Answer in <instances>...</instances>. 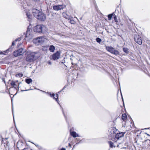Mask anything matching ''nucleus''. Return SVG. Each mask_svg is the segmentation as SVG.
<instances>
[{
    "label": "nucleus",
    "mask_w": 150,
    "mask_h": 150,
    "mask_svg": "<svg viewBox=\"0 0 150 150\" xmlns=\"http://www.w3.org/2000/svg\"><path fill=\"white\" fill-rule=\"evenodd\" d=\"M37 52H29L26 54L25 60L28 62H33L38 57V56H36Z\"/></svg>",
    "instance_id": "obj_1"
},
{
    "label": "nucleus",
    "mask_w": 150,
    "mask_h": 150,
    "mask_svg": "<svg viewBox=\"0 0 150 150\" xmlns=\"http://www.w3.org/2000/svg\"><path fill=\"white\" fill-rule=\"evenodd\" d=\"M33 30L35 32L43 33L46 31V28L44 25H38L34 27Z\"/></svg>",
    "instance_id": "obj_2"
},
{
    "label": "nucleus",
    "mask_w": 150,
    "mask_h": 150,
    "mask_svg": "<svg viewBox=\"0 0 150 150\" xmlns=\"http://www.w3.org/2000/svg\"><path fill=\"white\" fill-rule=\"evenodd\" d=\"M45 40V38L43 37L40 36L33 39V43L37 45H39L43 44Z\"/></svg>",
    "instance_id": "obj_3"
},
{
    "label": "nucleus",
    "mask_w": 150,
    "mask_h": 150,
    "mask_svg": "<svg viewBox=\"0 0 150 150\" xmlns=\"http://www.w3.org/2000/svg\"><path fill=\"white\" fill-rule=\"evenodd\" d=\"M33 36L34 35L32 31H31L30 29L28 28L25 36V40L28 41L29 40L32 39Z\"/></svg>",
    "instance_id": "obj_4"
},
{
    "label": "nucleus",
    "mask_w": 150,
    "mask_h": 150,
    "mask_svg": "<svg viewBox=\"0 0 150 150\" xmlns=\"http://www.w3.org/2000/svg\"><path fill=\"white\" fill-rule=\"evenodd\" d=\"M26 51L25 49L21 48L14 51L13 52V55L15 57H18L23 54Z\"/></svg>",
    "instance_id": "obj_5"
},
{
    "label": "nucleus",
    "mask_w": 150,
    "mask_h": 150,
    "mask_svg": "<svg viewBox=\"0 0 150 150\" xmlns=\"http://www.w3.org/2000/svg\"><path fill=\"white\" fill-rule=\"evenodd\" d=\"M106 49L108 51L115 55H117L120 54V52L118 50L115 49L111 47H106Z\"/></svg>",
    "instance_id": "obj_6"
},
{
    "label": "nucleus",
    "mask_w": 150,
    "mask_h": 150,
    "mask_svg": "<svg viewBox=\"0 0 150 150\" xmlns=\"http://www.w3.org/2000/svg\"><path fill=\"white\" fill-rule=\"evenodd\" d=\"M125 132H121L118 133H117L115 137V138H113V139H111L114 142H117V141H119V139H121L124 135Z\"/></svg>",
    "instance_id": "obj_7"
},
{
    "label": "nucleus",
    "mask_w": 150,
    "mask_h": 150,
    "mask_svg": "<svg viewBox=\"0 0 150 150\" xmlns=\"http://www.w3.org/2000/svg\"><path fill=\"white\" fill-rule=\"evenodd\" d=\"M134 39L135 42L139 45L142 44V40L141 37L137 34L135 35Z\"/></svg>",
    "instance_id": "obj_8"
},
{
    "label": "nucleus",
    "mask_w": 150,
    "mask_h": 150,
    "mask_svg": "<svg viewBox=\"0 0 150 150\" xmlns=\"http://www.w3.org/2000/svg\"><path fill=\"white\" fill-rule=\"evenodd\" d=\"M16 42L15 41H13L12 43V45L7 50H6L3 52H1L0 54H4L5 53H7L9 52V51H11L13 49V46L15 45V42Z\"/></svg>",
    "instance_id": "obj_9"
},
{
    "label": "nucleus",
    "mask_w": 150,
    "mask_h": 150,
    "mask_svg": "<svg viewBox=\"0 0 150 150\" xmlns=\"http://www.w3.org/2000/svg\"><path fill=\"white\" fill-rule=\"evenodd\" d=\"M66 6L64 5H58L54 6L53 8L54 10L58 11L64 8Z\"/></svg>",
    "instance_id": "obj_10"
},
{
    "label": "nucleus",
    "mask_w": 150,
    "mask_h": 150,
    "mask_svg": "<svg viewBox=\"0 0 150 150\" xmlns=\"http://www.w3.org/2000/svg\"><path fill=\"white\" fill-rule=\"evenodd\" d=\"M38 20L42 21H44L46 19V16L42 12H40L39 15L37 18Z\"/></svg>",
    "instance_id": "obj_11"
},
{
    "label": "nucleus",
    "mask_w": 150,
    "mask_h": 150,
    "mask_svg": "<svg viewBox=\"0 0 150 150\" xmlns=\"http://www.w3.org/2000/svg\"><path fill=\"white\" fill-rule=\"evenodd\" d=\"M41 12V11L36 9H33L32 10V13L34 16L36 18H37L38 16L39 15L40 12Z\"/></svg>",
    "instance_id": "obj_12"
},
{
    "label": "nucleus",
    "mask_w": 150,
    "mask_h": 150,
    "mask_svg": "<svg viewBox=\"0 0 150 150\" xmlns=\"http://www.w3.org/2000/svg\"><path fill=\"white\" fill-rule=\"evenodd\" d=\"M60 54L59 52L57 51L56 53L53 54L52 56V59L54 60H56L58 59L59 57Z\"/></svg>",
    "instance_id": "obj_13"
},
{
    "label": "nucleus",
    "mask_w": 150,
    "mask_h": 150,
    "mask_svg": "<svg viewBox=\"0 0 150 150\" xmlns=\"http://www.w3.org/2000/svg\"><path fill=\"white\" fill-rule=\"evenodd\" d=\"M23 143L21 142H18L17 143V147L19 150H23L25 148L22 147Z\"/></svg>",
    "instance_id": "obj_14"
},
{
    "label": "nucleus",
    "mask_w": 150,
    "mask_h": 150,
    "mask_svg": "<svg viewBox=\"0 0 150 150\" xmlns=\"http://www.w3.org/2000/svg\"><path fill=\"white\" fill-rule=\"evenodd\" d=\"M117 130L115 128H113L111 129L110 132V133L112 134V135H111V137H115L116 134L115 132L117 131Z\"/></svg>",
    "instance_id": "obj_15"
},
{
    "label": "nucleus",
    "mask_w": 150,
    "mask_h": 150,
    "mask_svg": "<svg viewBox=\"0 0 150 150\" xmlns=\"http://www.w3.org/2000/svg\"><path fill=\"white\" fill-rule=\"evenodd\" d=\"M50 97L53 98L57 102V99L58 98V94H57L56 95V97L57 98H55V94L54 93H50Z\"/></svg>",
    "instance_id": "obj_16"
},
{
    "label": "nucleus",
    "mask_w": 150,
    "mask_h": 150,
    "mask_svg": "<svg viewBox=\"0 0 150 150\" xmlns=\"http://www.w3.org/2000/svg\"><path fill=\"white\" fill-rule=\"evenodd\" d=\"M70 134L73 137L75 138L76 137H79V135L78 134H77L74 131L70 132Z\"/></svg>",
    "instance_id": "obj_17"
},
{
    "label": "nucleus",
    "mask_w": 150,
    "mask_h": 150,
    "mask_svg": "<svg viewBox=\"0 0 150 150\" xmlns=\"http://www.w3.org/2000/svg\"><path fill=\"white\" fill-rule=\"evenodd\" d=\"M55 49V47L53 45H51L49 46V50L51 52H54Z\"/></svg>",
    "instance_id": "obj_18"
},
{
    "label": "nucleus",
    "mask_w": 150,
    "mask_h": 150,
    "mask_svg": "<svg viewBox=\"0 0 150 150\" xmlns=\"http://www.w3.org/2000/svg\"><path fill=\"white\" fill-rule=\"evenodd\" d=\"M16 82L14 81H12L10 83L12 87L14 88L15 89H16V88L17 87V86L16 84Z\"/></svg>",
    "instance_id": "obj_19"
},
{
    "label": "nucleus",
    "mask_w": 150,
    "mask_h": 150,
    "mask_svg": "<svg viewBox=\"0 0 150 150\" xmlns=\"http://www.w3.org/2000/svg\"><path fill=\"white\" fill-rule=\"evenodd\" d=\"M32 79L30 78L26 79L25 80V82L28 84H29L32 82Z\"/></svg>",
    "instance_id": "obj_20"
},
{
    "label": "nucleus",
    "mask_w": 150,
    "mask_h": 150,
    "mask_svg": "<svg viewBox=\"0 0 150 150\" xmlns=\"http://www.w3.org/2000/svg\"><path fill=\"white\" fill-rule=\"evenodd\" d=\"M123 51L124 52L126 53V54H128L129 52V50L127 48H123Z\"/></svg>",
    "instance_id": "obj_21"
},
{
    "label": "nucleus",
    "mask_w": 150,
    "mask_h": 150,
    "mask_svg": "<svg viewBox=\"0 0 150 150\" xmlns=\"http://www.w3.org/2000/svg\"><path fill=\"white\" fill-rule=\"evenodd\" d=\"M108 143L109 144L110 146V147L112 148L113 147H115V146H114L113 143V142L111 141H109L108 142Z\"/></svg>",
    "instance_id": "obj_22"
},
{
    "label": "nucleus",
    "mask_w": 150,
    "mask_h": 150,
    "mask_svg": "<svg viewBox=\"0 0 150 150\" xmlns=\"http://www.w3.org/2000/svg\"><path fill=\"white\" fill-rule=\"evenodd\" d=\"M122 119L123 120H125L127 118V116L125 114H123L122 115Z\"/></svg>",
    "instance_id": "obj_23"
},
{
    "label": "nucleus",
    "mask_w": 150,
    "mask_h": 150,
    "mask_svg": "<svg viewBox=\"0 0 150 150\" xmlns=\"http://www.w3.org/2000/svg\"><path fill=\"white\" fill-rule=\"evenodd\" d=\"M113 14V13H112V14H110L108 15V18L109 20H110L112 18Z\"/></svg>",
    "instance_id": "obj_24"
},
{
    "label": "nucleus",
    "mask_w": 150,
    "mask_h": 150,
    "mask_svg": "<svg viewBox=\"0 0 150 150\" xmlns=\"http://www.w3.org/2000/svg\"><path fill=\"white\" fill-rule=\"evenodd\" d=\"M119 141H117V142H117L118 144H120L123 142V140H121V139H119Z\"/></svg>",
    "instance_id": "obj_25"
},
{
    "label": "nucleus",
    "mask_w": 150,
    "mask_h": 150,
    "mask_svg": "<svg viewBox=\"0 0 150 150\" xmlns=\"http://www.w3.org/2000/svg\"><path fill=\"white\" fill-rule=\"evenodd\" d=\"M96 41L99 43H100V42L101 41V40L100 38H96Z\"/></svg>",
    "instance_id": "obj_26"
},
{
    "label": "nucleus",
    "mask_w": 150,
    "mask_h": 150,
    "mask_svg": "<svg viewBox=\"0 0 150 150\" xmlns=\"http://www.w3.org/2000/svg\"><path fill=\"white\" fill-rule=\"evenodd\" d=\"M70 22L71 24H74L75 23V22L73 19H71Z\"/></svg>",
    "instance_id": "obj_27"
},
{
    "label": "nucleus",
    "mask_w": 150,
    "mask_h": 150,
    "mask_svg": "<svg viewBox=\"0 0 150 150\" xmlns=\"http://www.w3.org/2000/svg\"><path fill=\"white\" fill-rule=\"evenodd\" d=\"M26 15L28 18L30 19L31 18V16L30 15L29 13H26Z\"/></svg>",
    "instance_id": "obj_28"
},
{
    "label": "nucleus",
    "mask_w": 150,
    "mask_h": 150,
    "mask_svg": "<svg viewBox=\"0 0 150 150\" xmlns=\"http://www.w3.org/2000/svg\"><path fill=\"white\" fill-rule=\"evenodd\" d=\"M21 40V38H17L15 40V42H16V41H20V40Z\"/></svg>",
    "instance_id": "obj_29"
},
{
    "label": "nucleus",
    "mask_w": 150,
    "mask_h": 150,
    "mask_svg": "<svg viewBox=\"0 0 150 150\" xmlns=\"http://www.w3.org/2000/svg\"><path fill=\"white\" fill-rule=\"evenodd\" d=\"M32 90V89L30 88V89H27V90H21V92H23V91H29L30 90Z\"/></svg>",
    "instance_id": "obj_30"
},
{
    "label": "nucleus",
    "mask_w": 150,
    "mask_h": 150,
    "mask_svg": "<svg viewBox=\"0 0 150 150\" xmlns=\"http://www.w3.org/2000/svg\"><path fill=\"white\" fill-rule=\"evenodd\" d=\"M114 20H115V21L116 22H117V18L116 17V16H115L114 17Z\"/></svg>",
    "instance_id": "obj_31"
},
{
    "label": "nucleus",
    "mask_w": 150,
    "mask_h": 150,
    "mask_svg": "<svg viewBox=\"0 0 150 150\" xmlns=\"http://www.w3.org/2000/svg\"><path fill=\"white\" fill-rule=\"evenodd\" d=\"M66 87V86H65L64 88L62 89L59 92H58V93H59V92H61L62 91H63V90H64Z\"/></svg>",
    "instance_id": "obj_32"
},
{
    "label": "nucleus",
    "mask_w": 150,
    "mask_h": 150,
    "mask_svg": "<svg viewBox=\"0 0 150 150\" xmlns=\"http://www.w3.org/2000/svg\"><path fill=\"white\" fill-rule=\"evenodd\" d=\"M2 81H3L4 82V83L5 84H6V82H5V79L4 78H3L2 79Z\"/></svg>",
    "instance_id": "obj_33"
},
{
    "label": "nucleus",
    "mask_w": 150,
    "mask_h": 150,
    "mask_svg": "<svg viewBox=\"0 0 150 150\" xmlns=\"http://www.w3.org/2000/svg\"><path fill=\"white\" fill-rule=\"evenodd\" d=\"M15 89L17 90V93L18 92V91H19V88H17H17H16V89Z\"/></svg>",
    "instance_id": "obj_34"
},
{
    "label": "nucleus",
    "mask_w": 150,
    "mask_h": 150,
    "mask_svg": "<svg viewBox=\"0 0 150 150\" xmlns=\"http://www.w3.org/2000/svg\"><path fill=\"white\" fill-rule=\"evenodd\" d=\"M21 83V82H19V83H18V88H20V83Z\"/></svg>",
    "instance_id": "obj_35"
},
{
    "label": "nucleus",
    "mask_w": 150,
    "mask_h": 150,
    "mask_svg": "<svg viewBox=\"0 0 150 150\" xmlns=\"http://www.w3.org/2000/svg\"><path fill=\"white\" fill-rule=\"evenodd\" d=\"M12 113L13 116V118H14V116H13V106H12ZM14 119L13 118V119Z\"/></svg>",
    "instance_id": "obj_36"
},
{
    "label": "nucleus",
    "mask_w": 150,
    "mask_h": 150,
    "mask_svg": "<svg viewBox=\"0 0 150 150\" xmlns=\"http://www.w3.org/2000/svg\"><path fill=\"white\" fill-rule=\"evenodd\" d=\"M19 76H20V77H22V76H23V74H19Z\"/></svg>",
    "instance_id": "obj_37"
},
{
    "label": "nucleus",
    "mask_w": 150,
    "mask_h": 150,
    "mask_svg": "<svg viewBox=\"0 0 150 150\" xmlns=\"http://www.w3.org/2000/svg\"><path fill=\"white\" fill-rule=\"evenodd\" d=\"M48 63L50 64V65H51L52 64V63L50 61H49L48 62Z\"/></svg>",
    "instance_id": "obj_38"
},
{
    "label": "nucleus",
    "mask_w": 150,
    "mask_h": 150,
    "mask_svg": "<svg viewBox=\"0 0 150 150\" xmlns=\"http://www.w3.org/2000/svg\"><path fill=\"white\" fill-rule=\"evenodd\" d=\"M60 150H66V149L65 148H62Z\"/></svg>",
    "instance_id": "obj_39"
},
{
    "label": "nucleus",
    "mask_w": 150,
    "mask_h": 150,
    "mask_svg": "<svg viewBox=\"0 0 150 150\" xmlns=\"http://www.w3.org/2000/svg\"><path fill=\"white\" fill-rule=\"evenodd\" d=\"M62 112H63V114L64 115V116H65V119H66V117H65V115H64V112H63V109H62Z\"/></svg>",
    "instance_id": "obj_40"
},
{
    "label": "nucleus",
    "mask_w": 150,
    "mask_h": 150,
    "mask_svg": "<svg viewBox=\"0 0 150 150\" xmlns=\"http://www.w3.org/2000/svg\"><path fill=\"white\" fill-rule=\"evenodd\" d=\"M76 140L77 141H78L79 140V139H78V138H76Z\"/></svg>",
    "instance_id": "obj_41"
},
{
    "label": "nucleus",
    "mask_w": 150,
    "mask_h": 150,
    "mask_svg": "<svg viewBox=\"0 0 150 150\" xmlns=\"http://www.w3.org/2000/svg\"><path fill=\"white\" fill-rule=\"evenodd\" d=\"M79 142H78V143H77L76 144L77 145V144H78L79 143Z\"/></svg>",
    "instance_id": "obj_42"
},
{
    "label": "nucleus",
    "mask_w": 150,
    "mask_h": 150,
    "mask_svg": "<svg viewBox=\"0 0 150 150\" xmlns=\"http://www.w3.org/2000/svg\"><path fill=\"white\" fill-rule=\"evenodd\" d=\"M35 1H37L38 0H34Z\"/></svg>",
    "instance_id": "obj_43"
},
{
    "label": "nucleus",
    "mask_w": 150,
    "mask_h": 150,
    "mask_svg": "<svg viewBox=\"0 0 150 150\" xmlns=\"http://www.w3.org/2000/svg\"><path fill=\"white\" fill-rule=\"evenodd\" d=\"M8 139V138H5V139Z\"/></svg>",
    "instance_id": "obj_44"
},
{
    "label": "nucleus",
    "mask_w": 150,
    "mask_h": 150,
    "mask_svg": "<svg viewBox=\"0 0 150 150\" xmlns=\"http://www.w3.org/2000/svg\"><path fill=\"white\" fill-rule=\"evenodd\" d=\"M81 19H82V18H80V19H81Z\"/></svg>",
    "instance_id": "obj_45"
},
{
    "label": "nucleus",
    "mask_w": 150,
    "mask_h": 150,
    "mask_svg": "<svg viewBox=\"0 0 150 150\" xmlns=\"http://www.w3.org/2000/svg\"><path fill=\"white\" fill-rule=\"evenodd\" d=\"M18 81H16V82H17Z\"/></svg>",
    "instance_id": "obj_46"
},
{
    "label": "nucleus",
    "mask_w": 150,
    "mask_h": 150,
    "mask_svg": "<svg viewBox=\"0 0 150 150\" xmlns=\"http://www.w3.org/2000/svg\"><path fill=\"white\" fill-rule=\"evenodd\" d=\"M11 101H12V99H11Z\"/></svg>",
    "instance_id": "obj_47"
},
{
    "label": "nucleus",
    "mask_w": 150,
    "mask_h": 150,
    "mask_svg": "<svg viewBox=\"0 0 150 150\" xmlns=\"http://www.w3.org/2000/svg\"><path fill=\"white\" fill-rule=\"evenodd\" d=\"M63 16H64V14H63Z\"/></svg>",
    "instance_id": "obj_48"
}]
</instances>
